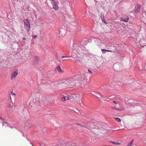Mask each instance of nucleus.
<instances>
[{
    "label": "nucleus",
    "mask_w": 146,
    "mask_h": 146,
    "mask_svg": "<svg viewBox=\"0 0 146 146\" xmlns=\"http://www.w3.org/2000/svg\"><path fill=\"white\" fill-rule=\"evenodd\" d=\"M81 101H80V103H81Z\"/></svg>",
    "instance_id": "27"
},
{
    "label": "nucleus",
    "mask_w": 146,
    "mask_h": 146,
    "mask_svg": "<svg viewBox=\"0 0 146 146\" xmlns=\"http://www.w3.org/2000/svg\"><path fill=\"white\" fill-rule=\"evenodd\" d=\"M76 124L78 125H80L79 124H78V123H76Z\"/></svg>",
    "instance_id": "26"
},
{
    "label": "nucleus",
    "mask_w": 146,
    "mask_h": 146,
    "mask_svg": "<svg viewBox=\"0 0 146 146\" xmlns=\"http://www.w3.org/2000/svg\"><path fill=\"white\" fill-rule=\"evenodd\" d=\"M88 72L90 73V74H92V72L91 71V70H88Z\"/></svg>",
    "instance_id": "17"
},
{
    "label": "nucleus",
    "mask_w": 146,
    "mask_h": 146,
    "mask_svg": "<svg viewBox=\"0 0 146 146\" xmlns=\"http://www.w3.org/2000/svg\"><path fill=\"white\" fill-rule=\"evenodd\" d=\"M61 57L62 58H64V57H66V56H62Z\"/></svg>",
    "instance_id": "23"
},
{
    "label": "nucleus",
    "mask_w": 146,
    "mask_h": 146,
    "mask_svg": "<svg viewBox=\"0 0 146 146\" xmlns=\"http://www.w3.org/2000/svg\"><path fill=\"white\" fill-rule=\"evenodd\" d=\"M114 118L115 120L116 121L118 122H120L121 121V119L119 117H115Z\"/></svg>",
    "instance_id": "12"
},
{
    "label": "nucleus",
    "mask_w": 146,
    "mask_h": 146,
    "mask_svg": "<svg viewBox=\"0 0 146 146\" xmlns=\"http://www.w3.org/2000/svg\"><path fill=\"white\" fill-rule=\"evenodd\" d=\"M115 108H116V107H114L112 108V109H115Z\"/></svg>",
    "instance_id": "24"
},
{
    "label": "nucleus",
    "mask_w": 146,
    "mask_h": 146,
    "mask_svg": "<svg viewBox=\"0 0 146 146\" xmlns=\"http://www.w3.org/2000/svg\"><path fill=\"white\" fill-rule=\"evenodd\" d=\"M23 40H25V38H23Z\"/></svg>",
    "instance_id": "25"
},
{
    "label": "nucleus",
    "mask_w": 146,
    "mask_h": 146,
    "mask_svg": "<svg viewBox=\"0 0 146 146\" xmlns=\"http://www.w3.org/2000/svg\"><path fill=\"white\" fill-rule=\"evenodd\" d=\"M24 25H26L29 28L28 31H29L30 29V23L29 21L27 19L24 20Z\"/></svg>",
    "instance_id": "4"
},
{
    "label": "nucleus",
    "mask_w": 146,
    "mask_h": 146,
    "mask_svg": "<svg viewBox=\"0 0 146 146\" xmlns=\"http://www.w3.org/2000/svg\"><path fill=\"white\" fill-rule=\"evenodd\" d=\"M37 36V35H34V38H36Z\"/></svg>",
    "instance_id": "22"
},
{
    "label": "nucleus",
    "mask_w": 146,
    "mask_h": 146,
    "mask_svg": "<svg viewBox=\"0 0 146 146\" xmlns=\"http://www.w3.org/2000/svg\"><path fill=\"white\" fill-rule=\"evenodd\" d=\"M81 101H80V103H81Z\"/></svg>",
    "instance_id": "28"
},
{
    "label": "nucleus",
    "mask_w": 146,
    "mask_h": 146,
    "mask_svg": "<svg viewBox=\"0 0 146 146\" xmlns=\"http://www.w3.org/2000/svg\"><path fill=\"white\" fill-rule=\"evenodd\" d=\"M113 102L115 104H119V102H118L116 101H113Z\"/></svg>",
    "instance_id": "16"
},
{
    "label": "nucleus",
    "mask_w": 146,
    "mask_h": 146,
    "mask_svg": "<svg viewBox=\"0 0 146 146\" xmlns=\"http://www.w3.org/2000/svg\"><path fill=\"white\" fill-rule=\"evenodd\" d=\"M18 70H15L13 71L11 75L10 79L11 80H13L15 79L16 76L18 75Z\"/></svg>",
    "instance_id": "2"
},
{
    "label": "nucleus",
    "mask_w": 146,
    "mask_h": 146,
    "mask_svg": "<svg viewBox=\"0 0 146 146\" xmlns=\"http://www.w3.org/2000/svg\"><path fill=\"white\" fill-rule=\"evenodd\" d=\"M87 82L84 75H78L74 76L73 78L68 79L67 81V84L68 85L70 84L72 85H76L82 87L86 84Z\"/></svg>",
    "instance_id": "1"
},
{
    "label": "nucleus",
    "mask_w": 146,
    "mask_h": 146,
    "mask_svg": "<svg viewBox=\"0 0 146 146\" xmlns=\"http://www.w3.org/2000/svg\"><path fill=\"white\" fill-rule=\"evenodd\" d=\"M101 50L104 53H105V51H107V52H112V51H111V50H106V49H102Z\"/></svg>",
    "instance_id": "13"
},
{
    "label": "nucleus",
    "mask_w": 146,
    "mask_h": 146,
    "mask_svg": "<svg viewBox=\"0 0 146 146\" xmlns=\"http://www.w3.org/2000/svg\"><path fill=\"white\" fill-rule=\"evenodd\" d=\"M115 109L117 111H124L125 110V108L124 107L122 106L120 108H115Z\"/></svg>",
    "instance_id": "7"
},
{
    "label": "nucleus",
    "mask_w": 146,
    "mask_h": 146,
    "mask_svg": "<svg viewBox=\"0 0 146 146\" xmlns=\"http://www.w3.org/2000/svg\"><path fill=\"white\" fill-rule=\"evenodd\" d=\"M133 140H132L127 145V146H131L133 144Z\"/></svg>",
    "instance_id": "15"
},
{
    "label": "nucleus",
    "mask_w": 146,
    "mask_h": 146,
    "mask_svg": "<svg viewBox=\"0 0 146 146\" xmlns=\"http://www.w3.org/2000/svg\"><path fill=\"white\" fill-rule=\"evenodd\" d=\"M141 8V5H138L136 6L135 7V12L136 13H138L140 11V9Z\"/></svg>",
    "instance_id": "6"
},
{
    "label": "nucleus",
    "mask_w": 146,
    "mask_h": 146,
    "mask_svg": "<svg viewBox=\"0 0 146 146\" xmlns=\"http://www.w3.org/2000/svg\"><path fill=\"white\" fill-rule=\"evenodd\" d=\"M59 34L61 35H64L66 33V30L62 28H61L59 30Z\"/></svg>",
    "instance_id": "5"
},
{
    "label": "nucleus",
    "mask_w": 146,
    "mask_h": 146,
    "mask_svg": "<svg viewBox=\"0 0 146 146\" xmlns=\"http://www.w3.org/2000/svg\"><path fill=\"white\" fill-rule=\"evenodd\" d=\"M121 20L123 21H124L125 22H127L129 20V17H126L125 18H121Z\"/></svg>",
    "instance_id": "8"
},
{
    "label": "nucleus",
    "mask_w": 146,
    "mask_h": 146,
    "mask_svg": "<svg viewBox=\"0 0 146 146\" xmlns=\"http://www.w3.org/2000/svg\"><path fill=\"white\" fill-rule=\"evenodd\" d=\"M34 60L35 62L36 63H38L40 60L39 58L37 57H35Z\"/></svg>",
    "instance_id": "9"
},
{
    "label": "nucleus",
    "mask_w": 146,
    "mask_h": 146,
    "mask_svg": "<svg viewBox=\"0 0 146 146\" xmlns=\"http://www.w3.org/2000/svg\"><path fill=\"white\" fill-rule=\"evenodd\" d=\"M11 94L13 95H15V94L14 92H11Z\"/></svg>",
    "instance_id": "21"
},
{
    "label": "nucleus",
    "mask_w": 146,
    "mask_h": 146,
    "mask_svg": "<svg viewBox=\"0 0 146 146\" xmlns=\"http://www.w3.org/2000/svg\"><path fill=\"white\" fill-rule=\"evenodd\" d=\"M110 142L111 143H112L113 144H115V145H116V142H112V141H111Z\"/></svg>",
    "instance_id": "20"
},
{
    "label": "nucleus",
    "mask_w": 146,
    "mask_h": 146,
    "mask_svg": "<svg viewBox=\"0 0 146 146\" xmlns=\"http://www.w3.org/2000/svg\"><path fill=\"white\" fill-rule=\"evenodd\" d=\"M120 145V143H119L118 142H116V145Z\"/></svg>",
    "instance_id": "19"
},
{
    "label": "nucleus",
    "mask_w": 146,
    "mask_h": 146,
    "mask_svg": "<svg viewBox=\"0 0 146 146\" xmlns=\"http://www.w3.org/2000/svg\"><path fill=\"white\" fill-rule=\"evenodd\" d=\"M53 8L54 9L56 10H58V7L56 3H55L53 5Z\"/></svg>",
    "instance_id": "10"
},
{
    "label": "nucleus",
    "mask_w": 146,
    "mask_h": 146,
    "mask_svg": "<svg viewBox=\"0 0 146 146\" xmlns=\"http://www.w3.org/2000/svg\"><path fill=\"white\" fill-rule=\"evenodd\" d=\"M74 111L76 113H78V112L79 111L78 110L76 109L75 110H74Z\"/></svg>",
    "instance_id": "18"
},
{
    "label": "nucleus",
    "mask_w": 146,
    "mask_h": 146,
    "mask_svg": "<svg viewBox=\"0 0 146 146\" xmlns=\"http://www.w3.org/2000/svg\"><path fill=\"white\" fill-rule=\"evenodd\" d=\"M56 70L59 72H62L63 71L60 66H58L56 68Z\"/></svg>",
    "instance_id": "11"
},
{
    "label": "nucleus",
    "mask_w": 146,
    "mask_h": 146,
    "mask_svg": "<svg viewBox=\"0 0 146 146\" xmlns=\"http://www.w3.org/2000/svg\"><path fill=\"white\" fill-rule=\"evenodd\" d=\"M72 97L71 96H64L61 98V100L62 102H64L67 100H69L72 99Z\"/></svg>",
    "instance_id": "3"
},
{
    "label": "nucleus",
    "mask_w": 146,
    "mask_h": 146,
    "mask_svg": "<svg viewBox=\"0 0 146 146\" xmlns=\"http://www.w3.org/2000/svg\"><path fill=\"white\" fill-rule=\"evenodd\" d=\"M95 96L98 98H101L102 97V96L99 93H97L96 94Z\"/></svg>",
    "instance_id": "14"
}]
</instances>
